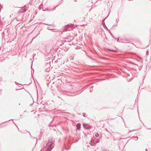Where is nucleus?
Returning a JSON list of instances; mask_svg holds the SVG:
<instances>
[{
  "instance_id": "3",
  "label": "nucleus",
  "mask_w": 151,
  "mask_h": 151,
  "mask_svg": "<svg viewBox=\"0 0 151 151\" xmlns=\"http://www.w3.org/2000/svg\"><path fill=\"white\" fill-rule=\"evenodd\" d=\"M77 128L78 129H79L81 128V124L79 123H78L76 125Z\"/></svg>"
},
{
  "instance_id": "5",
  "label": "nucleus",
  "mask_w": 151,
  "mask_h": 151,
  "mask_svg": "<svg viewBox=\"0 0 151 151\" xmlns=\"http://www.w3.org/2000/svg\"><path fill=\"white\" fill-rule=\"evenodd\" d=\"M83 116H84V117L85 116V113H83Z\"/></svg>"
},
{
  "instance_id": "6",
  "label": "nucleus",
  "mask_w": 151,
  "mask_h": 151,
  "mask_svg": "<svg viewBox=\"0 0 151 151\" xmlns=\"http://www.w3.org/2000/svg\"><path fill=\"white\" fill-rule=\"evenodd\" d=\"M43 11H48V9H47V10L46 9V10H44L43 9Z\"/></svg>"
},
{
  "instance_id": "7",
  "label": "nucleus",
  "mask_w": 151,
  "mask_h": 151,
  "mask_svg": "<svg viewBox=\"0 0 151 151\" xmlns=\"http://www.w3.org/2000/svg\"><path fill=\"white\" fill-rule=\"evenodd\" d=\"M146 151H147V149H146Z\"/></svg>"
},
{
  "instance_id": "8",
  "label": "nucleus",
  "mask_w": 151,
  "mask_h": 151,
  "mask_svg": "<svg viewBox=\"0 0 151 151\" xmlns=\"http://www.w3.org/2000/svg\"><path fill=\"white\" fill-rule=\"evenodd\" d=\"M109 50H110V49H108Z\"/></svg>"
},
{
  "instance_id": "4",
  "label": "nucleus",
  "mask_w": 151,
  "mask_h": 151,
  "mask_svg": "<svg viewBox=\"0 0 151 151\" xmlns=\"http://www.w3.org/2000/svg\"><path fill=\"white\" fill-rule=\"evenodd\" d=\"M95 136L96 137H99V135L98 134L96 133L95 134Z\"/></svg>"
},
{
  "instance_id": "1",
  "label": "nucleus",
  "mask_w": 151,
  "mask_h": 151,
  "mask_svg": "<svg viewBox=\"0 0 151 151\" xmlns=\"http://www.w3.org/2000/svg\"><path fill=\"white\" fill-rule=\"evenodd\" d=\"M54 141L53 139H49L46 147L44 149L45 151H51L54 147Z\"/></svg>"
},
{
  "instance_id": "2",
  "label": "nucleus",
  "mask_w": 151,
  "mask_h": 151,
  "mask_svg": "<svg viewBox=\"0 0 151 151\" xmlns=\"http://www.w3.org/2000/svg\"><path fill=\"white\" fill-rule=\"evenodd\" d=\"M83 125L84 128L85 129H88L91 128V126L88 124H84Z\"/></svg>"
}]
</instances>
